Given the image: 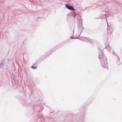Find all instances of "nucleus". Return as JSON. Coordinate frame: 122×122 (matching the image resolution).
I'll return each mask as SVG.
<instances>
[{"label":"nucleus","mask_w":122,"mask_h":122,"mask_svg":"<svg viewBox=\"0 0 122 122\" xmlns=\"http://www.w3.org/2000/svg\"><path fill=\"white\" fill-rule=\"evenodd\" d=\"M107 31H108V28H107Z\"/></svg>","instance_id":"nucleus-9"},{"label":"nucleus","mask_w":122,"mask_h":122,"mask_svg":"<svg viewBox=\"0 0 122 122\" xmlns=\"http://www.w3.org/2000/svg\"><path fill=\"white\" fill-rule=\"evenodd\" d=\"M40 119L41 120V122H44V121L43 118L41 117H39Z\"/></svg>","instance_id":"nucleus-3"},{"label":"nucleus","mask_w":122,"mask_h":122,"mask_svg":"<svg viewBox=\"0 0 122 122\" xmlns=\"http://www.w3.org/2000/svg\"><path fill=\"white\" fill-rule=\"evenodd\" d=\"M4 63H1L0 64V66L1 67H2L3 66Z\"/></svg>","instance_id":"nucleus-5"},{"label":"nucleus","mask_w":122,"mask_h":122,"mask_svg":"<svg viewBox=\"0 0 122 122\" xmlns=\"http://www.w3.org/2000/svg\"><path fill=\"white\" fill-rule=\"evenodd\" d=\"M107 26H108V22H107Z\"/></svg>","instance_id":"nucleus-8"},{"label":"nucleus","mask_w":122,"mask_h":122,"mask_svg":"<svg viewBox=\"0 0 122 122\" xmlns=\"http://www.w3.org/2000/svg\"><path fill=\"white\" fill-rule=\"evenodd\" d=\"M73 13L75 15H73V16H74V18H75V16H76V14L75 12L74 11H73Z\"/></svg>","instance_id":"nucleus-6"},{"label":"nucleus","mask_w":122,"mask_h":122,"mask_svg":"<svg viewBox=\"0 0 122 122\" xmlns=\"http://www.w3.org/2000/svg\"><path fill=\"white\" fill-rule=\"evenodd\" d=\"M65 5L66 7L69 10H74V8L71 6L67 4H66Z\"/></svg>","instance_id":"nucleus-2"},{"label":"nucleus","mask_w":122,"mask_h":122,"mask_svg":"<svg viewBox=\"0 0 122 122\" xmlns=\"http://www.w3.org/2000/svg\"><path fill=\"white\" fill-rule=\"evenodd\" d=\"M99 57L101 61L102 65L106 68L108 67L107 60L105 56L103 54L102 51H101L99 56Z\"/></svg>","instance_id":"nucleus-1"},{"label":"nucleus","mask_w":122,"mask_h":122,"mask_svg":"<svg viewBox=\"0 0 122 122\" xmlns=\"http://www.w3.org/2000/svg\"><path fill=\"white\" fill-rule=\"evenodd\" d=\"M31 68L33 69H36L37 68L35 66H32Z\"/></svg>","instance_id":"nucleus-4"},{"label":"nucleus","mask_w":122,"mask_h":122,"mask_svg":"<svg viewBox=\"0 0 122 122\" xmlns=\"http://www.w3.org/2000/svg\"><path fill=\"white\" fill-rule=\"evenodd\" d=\"M71 39H77V38H72L71 37Z\"/></svg>","instance_id":"nucleus-7"}]
</instances>
